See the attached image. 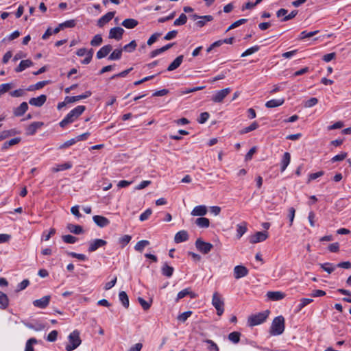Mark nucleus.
Segmentation results:
<instances>
[{
    "mask_svg": "<svg viewBox=\"0 0 351 351\" xmlns=\"http://www.w3.org/2000/svg\"><path fill=\"white\" fill-rule=\"evenodd\" d=\"M86 107L84 106H77L71 110L67 115L60 122V126L65 128L68 124L72 123L75 121L85 111Z\"/></svg>",
    "mask_w": 351,
    "mask_h": 351,
    "instance_id": "obj_1",
    "label": "nucleus"
},
{
    "mask_svg": "<svg viewBox=\"0 0 351 351\" xmlns=\"http://www.w3.org/2000/svg\"><path fill=\"white\" fill-rule=\"evenodd\" d=\"M284 330L285 318L282 315L275 317L270 327V335L273 336L280 335L283 333Z\"/></svg>",
    "mask_w": 351,
    "mask_h": 351,
    "instance_id": "obj_2",
    "label": "nucleus"
},
{
    "mask_svg": "<svg viewBox=\"0 0 351 351\" xmlns=\"http://www.w3.org/2000/svg\"><path fill=\"white\" fill-rule=\"evenodd\" d=\"M69 343L66 346V351H73L76 349L82 343L80 337V332L77 330H73L68 337Z\"/></svg>",
    "mask_w": 351,
    "mask_h": 351,
    "instance_id": "obj_3",
    "label": "nucleus"
},
{
    "mask_svg": "<svg viewBox=\"0 0 351 351\" xmlns=\"http://www.w3.org/2000/svg\"><path fill=\"white\" fill-rule=\"evenodd\" d=\"M269 311L268 310L261 312L254 315H252L247 319V324L252 327L265 322L268 317Z\"/></svg>",
    "mask_w": 351,
    "mask_h": 351,
    "instance_id": "obj_4",
    "label": "nucleus"
},
{
    "mask_svg": "<svg viewBox=\"0 0 351 351\" xmlns=\"http://www.w3.org/2000/svg\"><path fill=\"white\" fill-rule=\"evenodd\" d=\"M212 304L217 310V315L221 316L224 312V302L217 292H215L213 295Z\"/></svg>",
    "mask_w": 351,
    "mask_h": 351,
    "instance_id": "obj_5",
    "label": "nucleus"
},
{
    "mask_svg": "<svg viewBox=\"0 0 351 351\" xmlns=\"http://www.w3.org/2000/svg\"><path fill=\"white\" fill-rule=\"evenodd\" d=\"M231 92L230 88H226L222 90H217L212 96V101L215 103H221L224 98Z\"/></svg>",
    "mask_w": 351,
    "mask_h": 351,
    "instance_id": "obj_6",
    "label": "nucleus"
},
{
    "mask_svg": "<svg viewBox=\"0 0 351 351\" xmlns=\"http://www.w3.org/2000/svg\"><path fill=\"white\" fill-rule=\"evenodd\" d=\"M195 247L200 252L206 254L210 252L213 245L210 243L202 241L201 239H197L195 241Z\"/></svg>",
    "mask_w": 351,
    "mask_h": 351,
    "instance_id": "obj_7",
    "label": "nucleus"
},
{
    "mask_svg": "<svg viewBox=\"0 0 351 351\" xmlns=\"http://www.w3.org/2000/svg\"><path fill=\"white\" fill-rule=\"evenodd\" d=\"M106 244H107L106 241L101 239H96L94 240H91L88 243V251L89 252H95L99 247L105 246Z\"/></svg>",
    "mask_w": 351,
    "mask_h": 351,
    "instance_id": "obj_8",
    "label": "nucleus"
},
{
    "mask_svg": "<svg viewBox=\"0 0 351 351\" xmlns=\"http://www.w3.org/2000/svg\"><path fill=\"white\" fill-rule=\"evenodd\" d=\"M268 237V234L266 232H257L254 234L249 237L250 243H256L265 241Z\"/></svg>",
    "mask_w": 351,
    "mask_h": 351,
    "instance_id": "obj_9",
    "label": "nucleus"
},
{
    "mask_svg": "<svg viewBox=\"0 0 351 351\" xmlns=\"http://www.w3.org/2000/svg\"><path fill=\"white\" fill-rule=\"evenodd\" d=\"M91 95H92L91 91L87 90V91H86L82 95H77V96H71V97L66 96L65 97V102H66L67 104L76 102V101H80L81 99H84L88 98Z\"/></svg>",
    "mask_w": 351,
    "mask_h": 351,
    "instance_id": "obj_10",
    "label": "nucleus"
},
{
    "mask_svg": "<svg viewBox=\"0 0 351 351\" xmlns=\"http://www.w3.org/2000/svg\"><path fill=\"white\" fill-rule=\"evenodd\" d=\"M186 296H189L191 298L193 299L197 297V294L193 292L191 288H186L178 292L176 298V302H178L180 300L185 298Z\"/></svg>",
    "mask_w": 351,
    "mask_h": 351,
    "instance_id": "obj_11",
    "label": "nucleus"
},
{
    "mask_svg": "<svg viewBox=\"0 0 351 351\" xmlns=\"http://www.w3.org/2000/svg\"><path fill=\"white\" fill-rule=\"evenodd\" d=\"M248 274V269L243 265H237L234 268V276L236 279H239L246 276Z\"/></svg>",
    "mask_w": 351,
    "mask_h": 351,
    "instance_id": "obj_12",
    "label": "nucleus"
},
{
    "mask_svg": "<svg viewBox=\"0 0 351 351\" xmlns=\"http://www.w3.org/2000/svg\"><path fill=\"white\" fill-rule=\"evenodd\" d=\"M50 300V295H45L40 299L34 300L33 302V304L36 307L45 308L49 305Z\"/></svg>",
    "mask_w": 351,
    "mask_h": 351,
    "instance_id": "obj_13",
    "label": "nucleus"
},
{
    "mask_svg": "<svg viewBox=\"0 0 351 351\" xmlns=\"http://www.w3.org/2000/svg\"><path fill=\"white\" fill-rule=\"evenodd\" d=\"M124 29L120 27H113L110 29L109 38L119 40L121 39Z\"/></svg>",
    "mask_w": 351,
    "mask_h": 351,
    "instance_id": "obj_14",
    "label": "nucleus"
},
{
    "mask_svg": "<svg viewBox=\"0 0 351 351\" xmlns=\"http://www.w3.org/2000/svg\"><path fill=\"white\" fill-rule=\"evenodd\" d=\"M47 100L45 95H41L37 97H32L29 100V104L36 107L42 106Z\"/></svg>",
    "mask_w": 351,
    "mask_h": 351,
    "instance_id": "obj_15",
    "label": "nucleus"
},
{
    "mask_svg": "<svg viewBox=\"0 0 351 351\" xmlns=\"http://www.w3.org/2000/svg\"><path fill=\"white\" fill-rule=\"evenodd\" d=\"M93 221L100 228L106 227L110 224V221L106 217L101 215H95L93 217Z\"/></svg>",
    "mask_w": 351,
    "mask_h": 351,
    "instance_id": "obj_16",
    "label": "nucleus"
},
{
    "mask_svg": "<svg viewBox=\"0 0 351 351\" xmlns=\"http://www.w3.org/2000/svg\"><path fill=\"white\" fill-rule=\"evenodd\" d=\"M114 12H109L102 16L100 19H99L97 21V25L100 27L104 26L106 23H108L112 19L114 16Z\"/></svg>",
    "mask_w": 351,
    "mask_h": 351,
    "instance_id": "obj_17",
    "label": "nucleus"
},
{
    "mask_svg": "<svg viewBox=\"0 0 351 351\" xmlns=\"http://www.w3.org/2000/svg\"><path fill=\"white\" fill-rule=\"evenodd\" d=\"M28 108L27 102H22L19 106L13 109V114L15 117H21L27 111Z\"/></svg>",
    "mask_w": 351,
    "mask_h": 351,
    "instance_id": "obj_18",
    "label": "nucleus"
},
{
    "mask_svg": "<svg viewBox=\"0 0 351 351\" xmlns=\"http://www.w3.org/2000/svg\"><path fill=\"white\" fill-rule=\"evenodd\" d=\"M285 296V293L282 291H268L267 293V297L272 301L282 300Z\"/></svg>",
    "mask_w": 351,
    "mask_h": 351,
    "instance_id": "obj_19",
    "label": "nucleus"
},
{
    "mask_svg": "<svg viewBox=\"0 0 351 351\" xmlns=\"http://www.w3.org/2000/svg\"><path fill=\"white\" fill-rule=\"evenodd\" d=\"M43 125V122H33L27 128L26 134L27 135H34L36 132L37 130L41 128Z\"/></svg>",
    "mask_w": 351,
    "mask_h": 351,
    "instance_id": "obj_20",
    "label": "nucleus"
},
{
    "mask_svg": "<svg viewBox=\"0 0 351 351\" xmlns=\"http://www.w3.org/2000/svg\"><path fill=\"white\" fill-rule=\"evenodd\" d=\"M207 213V208L204 205L195 206L191 211L193 216H204Z\"/></svg>",
    "mask_w": 351,
    "mask_h": 351,
    "instance_id": "obj_21",
    "label": "nucleus"
},
{
    "mask_svg": "<svg viewBox=\"0 0 351 351\" xmlns=\"http://www.w3.org/2000/svg\"><path fill=\"white\" fill-rule=\"evenodd\" d=\"M189 239V234L186 231L181 230L177 232L174 237V241L176 243H179L182 242H184Z\"/></svg>",
    "mask_w": 351,
    "mask_h": 351,
    "instance_id": "obj_22",
    "label": "nucleus"
},
{
    "mask_svg": "<svg viewBox=\"0 0 351 351\" xmlns=\"http://www.w3.org/2000/svg\"><path fill=\"white\" fill-rule=\"evenodd\" d=\"M112 49L110 45H104L97 52V58L101 59L106 57L111 51Z\"/></svg>",
    "mask_w": 351,
    "mask_h": 351,
    "instance_id": "obj_23",
    "label": "nucleus"
},
{
    "mask_svg": "<svg viewBox=\"0 0 351 351\" xmlns=\"http://www.w3.org/2000/svg\"><path fill=\"white\" fill-rule=\"evenodd\" d=\"M184 59V56L180 55L178 56L167 67L168 71H172L178 68L182 64Z\"/></svg>",
    "mask_w": 351,
    "mask_h": 351,
    "instance_id": "obj_24",
    "label": "nucleus"
},
{
    "mask_svg": "<svg viewBox=\"0 0 351 351\" xmlns=\"http://www.w3.org/2000/svg\"><path fill=\"white\" fill-rule=\"evenodd\" d=\"M33 65V62L30 60H24L21 61L19 65L15 68V71L16 73L21 72L24 71L25 69L30 67Z\"/></svg>",
    "mask_w": 351,
    "mask_h": 351,
    "instance_id": "obj_25",
    "label": "nucleus"
},
{
    "mask_svg": "<svg viewBox=\"0 0 351 351\" xmlns=\"http://www.w3.org/2000/svg\"><path fill=\"white\" fill-rule=\"evenodd\" d=\"M21 141V138L20 137H16L14 138L10 139V141H5L1 147V149L6 150L9 149L10 147L14 146L18 143H19Z\"/></svg>",
    "mask_w": 351,
    "mask_h": 351,
    "instance_id": "obj_26",
    "label": "nucleus"
},
{
    "mask_svg": "<svg viewBox=\"0 0 351 351\" xmlns=\"http://www.w3.org/2000/svg\"><path fill=\"white\" fill-rule=\"evenodd\" d=\"M284 102V99H273L269 101H267L265 104V106L268 108H275L282 105Z\"/></svg>",
    "mask_w": 351,
    "mask_h": 351,
    "instance_id": "obj_27",
    "label": "nucleus"
},
{
    "mask_svg": "<svg viewBox=\"0 0 351 351\" xmlns=\"http://www.w3.org/2000/svg\"><path fill=\"white\" fill-rule=\"evenodd\" d=\"M291 161V155L289 152H285L283 154L282 158L281 160L280 165H281V171H284L287 166L289 165Z\"/></svg>",
    "mask_w": 351,
    "mask_h": 351,
    "instance_id": "obj_28",
    "label": "nucleus"
},
{
    "mask_svg": "<svg viewBox=\"0 0 351 351\" xmlns=\"http://www.w3.org/2000/svg\"><path fill=\"white\" fill-rule=\"evenodd\" d=\"M71 167H72V164L70 162H65L63 164L56 165V166L51 169V171L53 172H58V171L69 169Z\"/></svg>",
    "mask_w": 351,
    "mask_h": 351,
    "instance_id": "obj_29",
    "label": "nucleus"
},
{
    "mask_svg": "<svg viewBox=\"0 0 351 351\" xmlns=\"http://www.w3.org/2000/svg\"><path fill=\"white\" fill-rule=\"evenodd\" d=\"M213 20V16L211 15L202 16L199 21L196 22V25L199 27H204L206 23L210 22Z\"/></svg>",
    "mask_w": 351,
    "mask_h": 351,
    "instance_id": "obj_30",
    "label": "nucleus"
},
{
    "mask_svg": "<svg viewBox=\"0 0 351 351\" xmlns=\"http://www.w3.org/2000/svg\"><path fill=\"white\" fill-rule=\"evenodd\" d=\"M67 229L73 234H80L83 233L84 230L81 226L69 223L66 226Z\"/></svg>",
    "mask_w": 351,
    "mask_h": 351,
    "instance_id": "obj_31",
    "label": "nucleus"
},
{
    "mask_svg": "<svg viewBox=\"0 0 351 351\" xmlns=\"http://www.w3.org/2000/svg\"><path fill=\"white\" fill-rule=\"evenodd\" d=\"M9 305V300L7 295L0 291V309L4 310Z\"/></svg>",
    "mask_w": 351,
    "mask_h": 351,
    "instance_id": "obj_32",
    "label": "nucleus"
},
{
    "mask_svg": "<svg viewBox=\"0 0 351 351\" xmlns=\"http://www.w3.org/2000/svg\"><path fill=\"white\" fill-rule=\"evenodd\" d=\"M138 23L136 19H127L122 22V25L127 29H132L137 26Z\"/></svg>",
    "mask_w": 351,
    "mask_h": 351,
    "instance_id": "obj_33",
    "label": "nucleus"
},
{
    "mask_svg": "<svg viewBox=\"0 0 351 351\" xmlns=\"http://www.w3.org/2000/svg\"><path fill=\"white\" fill-rule=\"evenodd\" d=\"M174 269L173 267L169 266L167 263H165L162 267V274L165 276L170 278L172 276Z\"/></svg>",
    "mask_w": 351,
    "mask_h": 351,
    "instance_id": "obj_34",
    "label": "nucleus"
},
{
    "mask_svg": "<svg viewBox=\"0 0 351 351\" xmlns=\"http://www.w3.org/2000/svg\"><path fill=\"white\" fill-rule=\"evenodd\" d=\"M246 223L243 222L237 226V236L238 239H240L247 232Z\"/></svg>",
    "mask_w": 351,
    "mask_h": 351,
    "instance_id": "obj_35",
    "label": "nucleus"
},
{
    "mask_svg": "<svg viewBox=\"0 0 351 351\" xmlns=\"http://www.w3.org/2000/svg\"><path fill=\"white\" fill-rule=\"evenodd\" d=\"M195 223L199 228H206L209 227V226H210V221H209L208 219H207L206 217H199V218H197L196 219Z\"/></svg>",
    "mask_w": 351,
    "mask_h": 351,
    "instance_id": "obj_36",
    "label": "nucleus"
},
{
    "mask_svg": "<svg viewBox=\"0 0 351 351\" xmlns=\"http://www.w3.org/2000/svg\"><path fill=\"white\" fill-rule=\"evenodd\" d=\"M119 298L124 307L128 308L129 306L128 296L125 291L119 292Z\"/></svg>",
    "mask_w": 351,
    "mask_h": 351,
    "instance_id": "obj_37",
    "label": "nucleus"
},
{
    "mask_svg": "<svg viewBox=\"0 0 351 351\" xmlns=\"http://www.w3.org/2000/svg\"><path fill=\"white\" fill-rule=\"evenodd\" d=\"M149 244V242L147 240H141L138 241L134 246L136 251L142 252L144 248Z\"/></svg>",
    "mask_w": 351,
    "mask_h": 351,
    "instance_id": "obj_38",
    "label": "nucleus"
},
{
    "mask_svg": "<svg viewBox=\"0 0 351 351\" xmlns=\"http://www.w3.org/2000/svg\"><path fill=\"white\" fill-rule=\"evenodd\" d=\"M131 239H132L131 236H130L128 234H125V235L121 237L119 239V243L120 244L121 247L122 248H123L125 246H126L130 243Z\"/></svg>",
    "mask_w": 351,
    "mask_h": 351,
    "instance_id": "obj_39",
    "label": "nucleus"
},
{
    "mask_svg": "<svg viewBox=\"0 0 351 351\" xmlns=\"http://www.w3.org/2000/svg\"><path fill=\"white\" fill-rule=\"evenodd\" d=\"M16 134V130L14 129L5 130L0 133V141L5 139L6 138L15 135Z\"/></svg>",
    "mask_w": 351,
    "mask_h": 351,
    "instance_id": "obj_40",
    "label": "nucleus"
},
{
    "mask_svg": "<svg viewBox=\"0 0 351 351\" xmlns=\"http://www.w3.org/2000/svg\"><path fill=\"white\" fill-rule=\"evenodd\" d=\"M241 333L239 332H230L228 335V339L234 343H237L240 341Z\"/></svg>",
    "mask_w": 351,
    "mask_h": 351,
    "instance_id": "obj_41",
    "label": "nucleus"
},
{
    "mask_svg": "<svg viewBox=\"0 0 351 351\" xmlns=\"http://www.w3.org/2000/svg\"><path fill=\"white\" fill-rule=\"evenodd\" d=\"M187 21V16L184 14H181L180 16L175 20L173 25L175 26H179L184 25Z\"/></svg>",
    "mask_w": 351,
    "mask_h": 351,
    "instance_id": "obj_42",
    "label": "nucleus"
},
{
    "mask_svg": "<svg viewBox=\"0 0 351 351\" xmlns=\"http://www.w3.org/2000/svg\"><path fill=\"white\" fill-rule=\"evenodd\" d=\"M320 267L328 274L334 271L335 267L330 263H325L319 264Z\"/></svg>",
    "mask_w": 351,
    "mask_h": 351,
    "instance_id": "obj_43",
    "label": "nucleus"
},
{
    "mask_svg": "<svg viewBox=\"0 0 351 351\" xmlns=\"http://www.w3.org/2000/svg\"><path fill=\"white\" fill-rule=\"evenodd\" d=\"M123 49H115L112 53L109 56L108 59L110 60H119L122 55Z\"/></svg>",
    "mask_w": 351,
    "mask_h": 351,
    "instance_id": "obj_44",
    "label": "nucleus"
},
{
    "mask_svg": "<svg viewBox=\"0 0 351 351\" xmlns=\"http://www.w3.org/2000/svg\"><path fill=\"white\" fill-rule=\"evenodd\" d=\"M313 302V299L311 298H302L300 304L297 306V311H300L304 306L309 304Z\"/></svg>",
    "mask_w": 351,
    "mask_h": 351,
    "instance_id": "obj_45",
    "label": "nucleus"
},
{
    "mask_svg": "<svg viewBox=\"0 0 351 351\" xmlns=\"http://www.w3.org/2000/svg\"><path fill=\"white\" fill-rule=\"evenodd\" d=\"M36 343L37 340L35 338H30L28 339L25 343V351H34L33 344H36Z\"/></svg>",
    "mask_w": 351,
    "mask_h": 351,
    "instance_id": "obj_46",
    "label": "nucleus"
},
{
    "mask_svg": "<svg viewBox=\"0 0 351 351\" xmlns=\"http://www.w3.org/2000/svg\"><path fill=\"white\" fill-rule=\"evenodd\" d=\"M260 49V47L258 45L253 46L247 50H245L242 54L241 57H245L250 55H252L256 52H257Z\"/></svg>",
    "mask_w": 351,
    "mask_h": 351,
    "instance_id": "obj_47",
    "label": "nucleus"
},
{
    "mask_svg": "<svg viewBox=\"0 0 351 351\" xmlns=\"http://www.w3.org/2000/svg\"><path fill=\"white\" fill-rule=\"evenodd\" d=\"M103 42V38L100 34L95 35L90 41V45L93 47L99 46Z\"/></svg>",
    "mask_w": 351,
    "mask_h": 351,
    "instance_id": "obj_48",
    "label": "nucleus"
},
{
    "mask_svg": "<svg viewBox=\"0 0 351 351\" xmlns=\"http://www.w3.org/2000/svg\"><path fill=\"white\" fill-rule=\"evenodd\" d=\"M258 124L256 121H254L249 126L244 128L242 130L241 133L242 134L248 133L250 132L255 130L256 129L258 128Z\"/></svg>",
    "mask_w": 351,
    "mask_h": 351,
    "instance_id": "obj_49",
    "label": "nucleus"
},
{
    "mask_svg": "<svg viewBox=\"0 0 351 351\" xmlns=\"http://www.w3.org/2000/svg\"><path fill=\"white\" fill-rule=\"evenodd\" d=\"M318 32H319L318 30L313 31V32H308L307 31H303L300 34V38L302 40V39L311 38V37L316 35Z\"/></svg>",
    "mask_w": 351,
    "mask_h": 351,
    "instance_id": "obj_50",
    "label": "nucleus"
},
{
    "mask_svg": "<svg viewBox=\"0 0 351 351\" xmlns=\"http://www.w3.org/2000/svg\"><path fill=\"white\" fill-rule=\"evenodd\" d=\"M137 45L135 40H132L129 44L123 47V50L127 52H132L135 50Z\"/></svg>",
    "mask_w": 351,
    "mask_h": 351,
    "instance_id": "obj_51",
    "label": "nucleus"
},
{
    "mask_svg": "<svg viewBox=\"0 0 351 351\" xmlns=\"http://www.w3.org/2000/svg\"><path fill=\"white\" fill-rule=\"evenodd\" d=\"M62 239L64 243L69 244L75 243L77 241V239L75 237L70 234L64 235Z\"/></svg>",
    "mask_w": 351,
    "mask_h": 351,
    "instance_id": "obj_52",
    "label": "nucleus"
},
{
    "mask_svg": "<svg viewBox=\"0 0 351 351\" xmlns=\"http://www.w3.org/2000/svg\"><path fill=\"white\" fill-rule=\"evenodd\" d=\"M246 21H247V19H239V20L235 21L234 23H233L232 24H231L229 26V27L227 29L226 32H228L232 29H234V28L244 24Z\"/></svg>",
    "mask_w": 351,
    "mask_h": 351,
    "instance_id": "obj_53",
    "label": "nucleus"
},
{
    "mask_svg": "<svg viewBox=\"0 0 351 351\" xmlns=\"http://www.w3.org/2000/svg\"><path fill=\"white\" fill-rule=\"evenodd\" d=\"M192 315V311H189L184 312L178 316V319L180 322H184Z\"/></svg>",
    "mask_w": 351,
    "mask_h": 351,
    "instance_id": "obj_54",
    "label": "nucleus"
},
{
    "mask_svg": "<svg viewBox=\"0 0 351 351\" xmlns=\"http://www.w3.org/2000/svg\"><path fill=\"white\" fill-rule=\"evenodd\" d=\"M12 88L11 83L2 84L0 85V95L5 93Z\"/></svg>",
    "mask_w": 351,
    "mask_h": 351,
    "instance_id": "obj_55",
    "label": "nucleus"
},
{
    "mask_svg": "<svg viewBox=\"0 0 351 351\" xmlns=\"http://www.w3.org/2000/svg\"><path fill=\"white\" fill-rule=\"evenodd\" d=\"M318 103V99L316 97H311L304 102L305 108H311L315 106Z\"/></svg>",
    "mask_w": 351,
    "mask_h": 351,
    "instance_id": "obj_56",
    "label": "nucleus"
},
{
    "mask_svg": "<svg viewBox=\"0 0 351 351\" xmlns=\"http://www.w3.org/2000/svg\"><path fill=\"white\" fill-rule=\"evenodd\" d=\"M347 156H348V154L346 152H341L340 154L332 157L331 159V161L332 162H337V161H342L347 157Z\"/></svg>",
    "mask_w": 351,
    "mask_h": 351,
    "instance_id": "obj_57",
    "label": "nucleus"
},
{
    "mask_svg": "<svg viewBox=\"0 0 351 351\" xmlns=\"http://www.w3.org/2000/svg\"><path fill=\"white\" fill-rule=\"evenodd\" d=\"M76 25L75 21L73 19L66 21L64 23H60V27L64 28H71L75 27Z\"/></svg>",
    "mask_w": 351,
    "mask_h": 351,
    "instance_id": "obj_58",
    "label": "nucleus"
},
{
    "mask_svg": "<svg viewBox=\"0 0 351 351\" xmlns=\"http://www.w3.org/2000/svg\"><path fill=\"white\" fill-rule=\"evenodd\" d=\"M161 36V33H154V34H152L149 38L148 39L147 43L148 45L151 46L152 45H153L156 40L157 39Z\"/></svg>",
    "mask_w": 351,
    "mask_h": 351,
    "instance_id": "obj_59",
    "label": "nucleus"
},
{
    "mask_svg": "<svg viewBox=\"0 0 351 351\" xmlns=\"http://www.w3.org/2000/svg\"><path fill=\"white\" fill-rule=\"evenodd\" d=\"M209 117H210V114H209L208 112H202L200 114V115H199V117L197 119V121L199 123L203 124L206 121H207V120L208 119Z\"/></svg>",
    "mask_w": 351,
    "mask_h": 351,
    "instance_id": "obj_60",
    "label": "nucleus"
},
{
    "mask_svg": "<svg viewBox=\"0 0 351 351\" xmlns=\"http://www.w3.org/2000/svg\"><path fill=\"white\" fill-rule=\"evenodd\" d=\"M152 213V210L150 208H148L146 210H145L142 214H141V215L139 217V219L141 221H145L150 217Z\"/></svg>",
    "mask_w": 351,
    "mask_h": 351,
    "instance_id": "obj_61",
    "label": "nucleus"
},
{
    "mask_svg": "<svg viewBox=\"0 0 351 351\" xmlns=\"http://www.w3.org/2000/svg\"><path fill=\"white\" fill-rule=\"evenodd\" d=\"M68 254L70 256H71L73 258H77L78 260H80V261H84L87 260L86 256L83 254H77L75 252H69Z\"/></svg>",
    "mask_w": 351,
    "mask_h": 351,
    "instance_id": "obj_62",
    "label": "nucleus"
},
{
    "mask_svg": "<svg viewBox=\"0 0 351 351\" xmlns=\"http://www.w3.org/2000/svg\"><path fill=\"white\" fill-rule=\"evenodd\" d=\"M93 56V50L90 49V50H88L86 57L82 61V63L84 64H89L92 60Z\"/></svg>",
    "mask_w": 351,
    "mask_h": 351,
    "instance_id": "obj_63",
    "label": "nucleus"
},
{
    "mask_svg": "<svg viewBox=\"0 0 351 351\" xmlns=\"http://www.w3.org/2000/svg\"><path fill=\"white\" fill-rule=\"evenodd\" d=\"M58 332L57 330H52L49 333L47 337V340L49 342H53L57 339Z\"/></svg>",
    "mask_w": 351,
    "mask_h": 351,
    "instance_id": "obj_64",
    "label": "nucleus"
}]
</instances>
